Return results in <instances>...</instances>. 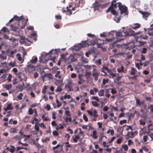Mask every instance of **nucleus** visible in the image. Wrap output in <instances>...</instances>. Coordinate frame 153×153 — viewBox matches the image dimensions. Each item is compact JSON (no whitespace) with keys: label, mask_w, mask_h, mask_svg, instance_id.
<instances>
[{"label":"nucleus","mask_w":153,"mask_h":153,"mask_svg":"<svg viewBox=\"0 0 153 153\" xmlns=\"http://www.w3.org/2000/svg\"><path fill=\"white\" fill-rule=\"evenodd\" d=\"M147 50V48H143L141 51L140 52L142 53H146Z\"/></svg>","instance_id":"a18cd8bd"},{"label":"nucleus","mask_w":153,"mask_h":153,"mask_svg":"<svg viewBox=\"0 0 153 153\" xmlns=\"http://www.w3.org/2000/svg\"><path fill=\"white\" fill-rule=\"evenodd\" d=\"M118 6L119 9L120 11V15H122L123 14V16H124L128 14V9L127 7L122 5L121 3H120Z\"/></svg>","instance_id":"7ed1b4c3"},{"label":"nucleus","mask_w":153,"mask_h":153,"mask_svg":"<svg viewBox=\"0 0 153 153\" xmlns=\"http://www.w3.org/2000/svg\"><path fill=\"white\" fill-rule=\"evenodd\" d=\"M140 13L143 15V17L146 20H147V18L149 15V13L148 12L141 11Z\"/></svg>","instance_id":"f8f14e48"},{"label":"nucleus","mask_w":153,"mask_h":153,"mask_svg":"<svg viewBox=\"0 0 153 153\" xmlns=\"http://www.w3.org/2000/svg\"><path fill=\"white\" fill-rule=\"evenodd\" d=\"M66 9H67L66 11L67 12L66 13V14L67 15H71L72 14V11L71 9H70L68 8V7H67Z\"/></svg>","instance_id":"c756f323"},{"label":"nucleus","mask_w":153,"mask_h":153,"mask_svg":"<svg viewBox=\"0 0 153 153\" xmlns=\"http://www.w3.org/2000/svg\"><path fill=\"white\" fill-rule=\"evenodd\" d=\"M89 45V44L87 43V41H82V43L79 44L76 46V50H79L82 48L85 47Z\"/></svg>","instance_id":"39448f33"},{"label":"nucleus","mask_w":153,"mask_h":153,"mask_svg":"<svg viewBox=\"0 0 153 153\" xmlns=\"http://www.w3.org/2000/svg\"><path fill=\"white\" fill-rule=\"evenodd\" d=\"M92 137L95 139L97 138V131L96 130L92 132Z\"/></svg>","instance_id":"2f4dec72"},{"label":"nucleus","mask_w":153,"mask_h":153,"mask_svg":"<svg viewBox=\"0 0 153 153\" xmlns=\"http://www.w3.org/2000/svg\"><path fill=\"white\" fill-rule=\"evenodd\" d=\"M109 80V79H102V84L103 85H105L106 83H108Z\"/></svg>","instance_id":"c9c22d12"},{"label":"nucleus","mask_w":153,"mask_h":153,"mask_svg":"<svg viewBox=\"0 0 153 153\" xmlns=\"http://www.w3.org/2000/svg\"><path fill=\"white\" fill-rule=\"evenodd\" d=\"M134 132H128L126 135V137L127 138L134 137V134L135 133Z\"/></svg>","instance_id":"4468645a"},{"label":"nucleus","mask_w":153,"mask_h":153,"mask_svg":"<svg viewBox=\"0 0 153 153\" xmlns=\"http://www.w3.org/2000/svg\"><path fill=\"white\" fill-rule=\"evenodd\" d=\"M56 102L57 104V106L58 107H60L61 106L62 103L58 100H56Z\"/></svg>","instance_id":"69168bd1"},{"label":"nucleus","mask_w":153,"mask_h":153,"mask_svg":"<svg viewBox=\"0 0 153 153\" xmlns=\"http://www.w3.org/2000/svg\"><path fill=\"white\" fill-rule=\"evenodd\" d=\"M101 68L104 70H106L107 72L110 69L108 67L105 66H104Z\"/></svg>","instance_id":"e2e57ef3"},{"label":"nucleus","mask_w":153,"mask_h":153,"mask_svg":"<svg viewBox=\"0 0 153 153\" xmlns=\"http://www.w3.org/2000/svg\"><path fill=\"white\" fill-rule=\"evenodd\" d=\"M39 126L41 127H43L44 128H46V126L44 125L43 123H41L39 124Z\"/></svg>","instance_id":"680f3d73"},{"label":"nucleus","mask_w":153,"mask_h":153,"mask_svg":"<svg viewBox=\"0 0 153 153\" xmlns=\"http://www.w3.org/2000/svg\"><path fill=\"white\" fill-rule=\"evenodd\" d=\"M109 91L108 90H106L105 93V96L107 97H110V95L109 94Z\"/></svg>","instance_id":"603ef678"},{"label":"nucleus","mask_w":153,"mask_h":153,"mask_svg":"<svg viewBox=\"0 0 153 153\" xmlns=\"http://www.w3.org/2000/svg\"><path fill=\"white\" fill-rule=\"evenodd\" d=\"M7 58L6 56H4L2 54H0V59L2 60H6Z\"/></svg>","instance_id":"37998d69"},{"label":"nucleus","mask_w":153,"mask_h":153,"mask_svg":"<svg viewBox=\"0 0 153 153\" xmlns=\"http://www.w3.org/2000/svg\"><path fill=\"white\" fill-rule=\"evenodd\" d=\"M8 149L11 153H13L15 151V148L12 145L10 146V148L9 149L8 148Z\"/></svg>","instance_id":"b1692460"},{"label":"nucleus","mask_w":153,"mask_h":153,"mask_svg":"<svg viewBox=\"0 0 153 153\" xmlns=\"http://www.w3.org/2000/svg\"><path fill=\"white\" fill-rule=\"evenodd\" d=\"M98 41V40H91L89 42V45H94L97 43Z\"/></svg>","instance_id":"aec40b11"},{"label":"nucleus","mask_w":153,"mask_h":153,"mask_svg":"<svg viewBox=\"0 0 153 153\" xmlns=\"http://www.w3.org/2000/svg\"><path fill=\"white\" fill-rule=\"evenodd\" d=\"M114 15L115 16L114 18V21H116L117 23L120 22V20L121 18L122 15H120L119 16H118V14L117 12V14Z\"/></svg>","instance_id":"1a4fd4ad"},{"label":"nucleus","mask_w":153,"mask_h":153,"mask_svg":"<svg viewBox=\"0 0 153 153\" xmlns=\"http://www.w3.org/2000/svg\"><path fill=\"white\" fill-rule=\"evenodd\" d=\"M47 86L46 85H45L44 86V88L42 89V93L43 94H44L46 93V89H47Z\"/></svg>","instance_id":"a19ab883"},{"label":"nucleus","mask_w":153,"mask_h":153,"mask_svg":"<svg viewBox=\"0 0 153 153\" xmlns=\"http://www.w3.org/2000/svg\"><path fill=\"white\" fill-rule=\"evenodd\" d=\"M91 102L92 103V105L93 106L97 107L99 105V104L97 103L96 102L92 101Z\"/></svg>","instance_id":"79ce46f5"},{"label":"nucleus","mask_w":153,"mask_h":153,"mask_svg":"<svg viewBox=\"0 0 153 153\" xmlns=\"http://www.w3.org/2000/svg\"><path fill=\"white\" fill-rule=\"evenodd\" d=\"M16 130H17L16 128H11L10 130V131H11L10 132H12V133H16Z\"/></svg>","instance_id":"338daca9"},{"label":"nucleus","mask_w":153,"mask_h":153,"mask_svg":"<svg viewBox=\"0 0 153 153\" xmlns=\"http://www.w3.org/2000/svg\"><path fill=\"white\" fill-rule=\"evenodd\" d=\"M53 134L55 136H56L59 134L58 132L57 131H54L53 132Z\"/></svg>","instance_id":"13d9d810"},{"label":"nucleus","mask_w":153,"mask_h":153,"mask_svg":"<svg viewBox=\"0 0 153 153\" xmlns=\"http://www.w3.org/2000/svg\"><path fill=\"white\" fill-rule=\"evenodd\" d=\"M115 33L117 37H121L124 36L126 39V37L133 36L136 35V34L134 33V31L131 30V29H129L128 31L126 32L116 31Z\"/></svg>","instance_id":"f03ea898"},{"label":"nucleus","mask_w":153,"mask_h":153,"mask_svg":"<svg viewBox=\"0 0 153 153\" xmlns=\"http://www.w3.org/2000/svg\"><path fill=\"white\" fill-rule=\"evenodd\" d=\"M54 80H55L58 83L61 84L63 82V80H58L56 79H54Z\"/></svg>","instance_id":"4d7b16f0"},{"label":"nucleus","mask_w":153,"mask_h":153,"mask_svg":"<svg viewBox=\"0 0 153 153\" xmlns=\"http://www.w3.org/2000/svg\"><path fill=\"white\" fill-rule=\"evenodd\" d=\"M117 72L119 73L122 72L125 73L126 72V71L124 70V67L123 65L121 66L120 68H117Z\"/></svg>","instance_id":"dca6fc26"},{"label":"nucleus","mask_w":153,"mask_h":153,"mask_svg":"<svg viewBox=\"0 0 153 153\" xmlns=\"http://www.w3.org/2000/svg\"><path fill=\"white\" fill-rule=\"evenodd\" d=\"M23 96V94L22 93H20L17 96V98L19 100H21L22 99V97Z\"/></svg>","instance_id":"c03bdc74"},{"label":"nucleus","mask_w":153,"mask_h":153,"mask_svg":"<svg viewBox=\"0 0 153 153\" xmlns=\"http://www.w3.org/2000/svg\"><path fill=\"white\" fill-rule=\"evenodd\" d=\"M145 59L146 58L145 57V56L143 55V54H141L140 55V59L139 60H138L137 61L139 62H141L142 61H145Z\"/></svg>","instance_id":"7c9ffc66"},{"label":"nucleus","mask_w":153,"mask_h":153,"mask_svg":"<svg viewBox=\"0 0 153 153\" xmlns=\"http://www.w3.org/2000/svg\"><path fill=\"white\" fill-rule=\"evenodd\" d=\"M13 19L17 20V26L11 25L12 27L11 30L15 32H19L20 29H24L27 24L28 19L25 20L23 16H21L20 17L18 16L17 15L14 16L13 18Z\"/></svg>","instance_id":"f257e3e1"},{"label":"nucleus","mask_w":153,"mask_h":153,"mask_svg":"<svg viewBox=\"0 0 153 153\" xmlns=\"http://www.w3.org/2000/svg\"><path fill=\"white\" fill-rule=\"evenodd\" d=\"M143 140L144 142H146L148 141H152L150 140V137L149 138V137H148V135H145L143 137Z\"/></svg>","instance_id":"4be33fe9"},{"label":"nucleus","mask_w":153,"mask_h":153,"mask_svg":"<svg viewBox=\"0 0 153 153\" xmlns=\"http://www.w3.org/2000/svg\"><path fill=\"white\" fill-rule=\"evenodd\" d=\"M99 72L97 71V69L94 68L92 71V75L93 76H99Z\"/></svg>","instance_id":"a211bd4d"},{"label":"nucleus","mask_w":153,"mask_h":153,"mask_svg":"<svg viewBox=\"0 0 153 153\" xmlns=\"http://www.w3.org/2000/svg\"><path fill=\"white\" fill-rule=\"evenodd\" d=\"M66 117L65 119V122L67 123L69 121V122H71V121L72 118L71 117Z\"/></svg>","instance_id":"4c0bfd02"},{"label":"nucleus","mask_w":153,"mask_h":153,"mask_svg":"<svg viewBox=\"0 0 153 153\" xmlns=\"http://www.w3.org/2000/svg\"><path fill=\"white\" fill-rule=\"evenodd\" d=\"M122 148L125 151H127L128 147L127 145L124 144L122 145Z\"/></svg>","instance_id":"ea45409f"},{"label":"nucleus","mask_w":153,"mask_h":153,"mask_svg":"<svg viewBox=\"0 0 153 153\" xmlns=\"http://www.w3.org/2000/svg\"><path fill=\"white\" fill-rule=\"evenodd\" d=\"M104 150L105 151H106L107 152H108L109 153H111V150H112L111 148H109L104 149Z\"/></svg>","instance_id":"6e6d98bb"},{"label":"nucleus","mask_w":153,"mask_h":153,"mask_svg":"<svg viewBox=\"0 0 153 153\" xmlns=\"http://www.w3.org/2000/svg\"><path fill=\"white\" fill-rule=\"evenodd\" d=\"M91 72H86L85 76L86 77L87 79H89L90 78V76L91 75Z\"/></svg>","instance_id":"5701e85b"},{"label":"nucleus","mask_w":153,"mask_h":153,"mask_svg":"<svg viewBox=\"0 0 153 153\" xmlns=\"http://www.w3.org/2000/svg\"><path fill=\"white\" fill-rule=\"evenodd\" d=\"M140 4V0H136L134 1L133 5L134 6H139Z\"/></svg>","instance_id":"bb28decb"},{"label":"nucleus","mask_w":153,"mask_h":153,"mask_svg":"<svg viewBox=\"0 0 153 153\" xmlns=\"http://www.w3.org/2000/svg\"><path fill=\"white\" fill-rule=\"evenodd\" d=\"M127 122V120H121L120 122V124L121 125H122L124 123H126Z\"/></svg>","instance_id":"052dcab7"},{"label":"nucleus","mask_w":153,"mask_h":153,"mask_svg":"<svg viewBox=\"0 0 153 153\" xmlns=\"http://www.w3.org/2000/svg\"><path fill=\"white\" fill-rule=\"evenodd\" d=\"M102 145L104 147H108L109 146V145L108 144H107L106 142L105 141L102 142Z\"/></svg>","instance_id":"bf43d9fd"},{"label":"nucleus","mask_w":153,"mask_h":153,"mask_svg":"<svg viewBox=\"0 0 153 153\" xmlns=\"http://www.w3.org/2000/svg\"><path fill=\"white\" fill-rule=\"evenodd\" d=\"M141 105H142L143 108H146V105L145 104L144 101H142L141 102L139 99L136 98V106H139V107H141Z\"/></svg>","instance_id":"423d86ee"},{"label":"nucleus","mask_w":153,"mask_h":153,"mask_svg":"<svg viewBox=\"0 0 153 153\" xmlns=\"http://www.w3.org/2000/svg\"><path fill=\"white\" fill-rule=\"evenodd\" d=\"M91 99L92 100H96L97 102H98L100 101V100L98 97L96 96H92L91 97Z\"/></svg>","instance_id":"49530a36"},{"label":"nucleus","mask_w":153,"mask_h":153,"mask_svg":"<svg viewBox=\"0 0 153 153\" xmlns=\"http://www.w3.org/2000/svg\"><path fill=\"white\" fill-rule=\"evenodd\" d=\"M137 71L136 69L134 67H131V71L130 74L131 75H134L137 72Z\"/></svg>","instance_id":"f3484780"},{"label":"nucleus","mask_w":153,"mask_h":153,"mask_svg":"<svg viewBox=\"0 0 153 153\" xmlns=\"http://www.w3.org/2000/svg\"><path fill=\"white\" fill-rule=\"evenodd\" d=\"M64 128V126L62 124H60L56 127V130H58L59 129H63Z\"/></svg>","instance_id":"e433bc0d"},{"label":"nucleus","mask_w":153,"mask_h":153,"mask_svg":"<svg viewBox=\"0 0 153 153\" xmlns=\"http://www.w3.org/2000/svg\"><path fill=\"white\" fill-rule=\"evenodd\" d=\"M12 104L11 103H10L8 104L7 105V106L6 108H4V109L5 111H7L8 110H12L13 109V107L12 106Z\"/></svg>","instance_id":"412c9836"},{"label":"nucleus","mask_w":153,"mask_h":153,"mask_svg":"<svg viewBox=\"0 0 153 153\" xmlns=\"http://www.w3.org/2000/svg\"><path fill=\"white\" fill-rule=\"evenodd\" d=\"M38 59L37 57H35L33 59L30 60V62L32 63H35L37 61Z\"/></svg>","instance_id":"58836bf2"},{"label":"nucleus","mask_w":153,"mask_h":153,"mask_svg":"<svg viewBox=\"0 0 153 153\" xmlns=\"http://www.w3.org/2000/svg\"><path fill=\"white\" fill-rule=\"evenodd\" d=\"M105 91L103 89L100 90L98 92V95L100 97L103 96L104 94Z\"/></svg>","instance_id":"393cba45"},{"label":"nucleus","mask_w":153,"mask_h":153,"mask_svg":"<svg viewBox=\"0 0 153 153\" xmlns=\"http://www.w3.org/2000/svg\"><path fill=\"white\" fill-rule=\"evenodd\" d=\"M148 34L149 36H153V28L149 29Z\"/></svg>","instance_id":"a878e982"},{"label":"nucleus","mask_w":153,"mask_h":153,"mask_svg":"<svg viewBox=\"0 0 153 153\" xmlns=\"http://www.w3.org/2000/svg\"><path fill=\"white\" fill-rule=\"evenodd\" d=\"M12 87V85L11 84H8L5 85V88L7 90H9Z\"/></svg>","instance_id":"c85d7f7f"},{"label":"nucleus","mask_w":153,"mask_h":153,"mask_svg":"<svg viewBox=\"0 0 153 153\" xmlns=\"http://www.w3.org/2000/svg\"><path fill=\"white\" fill-rule=\"evenodd\" d=\"M71 82L70 83H68L69 84L65 85V89H68V91H74L73 88V86H71Z\"/></svg>","instance_id":"9d476101"},{"label":"nucleus","mask_w":153,"mask_h":153,"mask_svg":"<svg viewBox=\"0 0 153 153\" xmlns=\"http://www.w3.org/2000/svg\"><path fill=\"white\" fill-rule=\"evenodd\" d=\"M149 108L151 109L150 112H153V105H150Z\"/></svg>","instance_id":"774afa93"},{"label":"nucleus","mask_w":153,"mask_h":153,"mask_svg":"<svg viewBox=\"0 0 153 153\" xmlns=\"http://www.w3.org/2000/svg\"><path fill=\"white\" fill-rule=\"evenodd\" d=\"M71 96L70 95H65L64 97L65 99H70L71 98Z\"/></svg>","instance_id":"0e129e2a"},{"label":"nucleus","mask_w":153,"mask_h":153,"mask_svg":"<svg viewBox=\"0 0 153 153\" xmlns=\"http://www.w3.org/2000/svg\"><path fill=\"white\" fill-rule=\"evenodd\" d=\"M83 75L82 74H79L78 76V78L79 80L78 82V83L79 84H82L84 82L83 79L82 78Z\"/></svg>","instance_id":"2eb2a0df"},{"label":"nucleus","mask_w":153,"mask_h":153,"mask_svg":"<svg viewBox=\"0 0 153 153\" xmlns=\"http://www.w3.org/2000/svg\"><path fill=\"white\" fill-rule=\"evenodd\" d=\"M87 112L91 116L93 117H97L98 116L97 112L95 109L93 111V112L89 110H87Z\"/></svg>","instance_id":"0eeeda50"},{"label":"nucleus","mask_w":153,"mask_h":153,"mask_svg":"<svg viewBox=\"0 0 153 153\" xmlns=\"http://www.w3.org/2000/svg\"><path fill=\"white\" fill-rule=\"evenodd\" d=\"M42 118L43 119L44 121H47L49 120L48 117H45V114H42Z\"/></svg>","instance_id":"f704fd0d"},{"label":"nucleus","mask_w":153,"mask_h":153,"mask_svg":"<svg viewBox=\"0 0 153 153\" xmlns=\"http://www.w3.org/2000/svg\"><path fill=\"white\" fill-rule=\"evenodd\" d=\"M141 25L139 23H134L132 25H131L130 27L133 29H137L140 27Z\"/></svg>","instance_id":"9b49d317"},{"label":"nucleus","mask_w":153,"mask_h":153,"mask_svg":"<svg viewBox=\"0 0 153 153\" xmlns=\"http://www.w3.org/2000/svg\"><path fill=\"white\" fill-rule=\"evenodd\" d=\"M101 59H99L98 60H97L95 61V63L98 65H100L101 64Z\"/></svg>","instance_id":"864d4df0"},{"label":"nucleus","mask_w":153,"mask_h":153,"mask_svg":"<svg viewBox=\"0 0 153 153\" xmlns=\"http://www.w3.org/2000/svg\"><path fill=\"white\" fill-rule=\"evenodd\" d=\"M108 72L109 74V76H108V77L110 78H113L116 76V74L112 72V70L111 69H110Z\"/></svg>","instance_id":"ddd939ff"},{"label":"nucleus","mask_w":153,"mask_h":153,"mask_svg":"<svg viewBox=\"0 0 153 153\" xmlns=\"http://www.w3.org/2000/svg\"><path fill=\"white\" fill-rule=\"evenodd\" d=\"M94 10H99V7L101 6V4L99 2L96 1L93 4Z\"/></svg>","instance_id":"6e6552de"},{"label":"nucleus","mask_w":153,"mask_h":153,"mask_svg":"<svg viewBox=\"0 0 153 153\" xmlns=\"http://www.w3.org/2000/svg\"><path fill=\"white\" fill-rule=\"evenodd\" d=\"M16 56L18 57V59L19 61H21L22 60V57L21 56V54L18 53L16 54Z\"/></svg>","instance_id":"5fc2aeb1"},{"label":"nucleus","mask_w":153,"mask_h":153,"mask_svg":"<svg viewBox=\"0 0 153 153\" xmlns=\"http://www.w3.org/2000/svg\"><path fill=\"white\" fill-rule=\"evenodd\" d=\"M12 77V76L11 74H9L7 79L9 82H10L11 81Z\"/></svg>","instance_id":"de8ad7c7"},{"label":"nucleus","mask_w":153,"mask_h":153,"mask_svg":"<svg viewBox=\"0 0 153 153\" xmlns=\"http://www.w3.org/2000/svg\"><path fill=\"white\" fill-rule=\"evenodd\" d=\"M22 138V136H19L18 135H17L16 136L13 137L14 139L16 140H20Z\"/></svg>","instance_id":"473e14b6"},{"label":"nucleus","mask_w":153,"mask_h":153,"mask_svg":"<svg viewBox=\"0 0 153 153\" xmlns=\"http://www.w3.org/2000/svg\"><path fill=\"white\" fill-rule=\"evenodd\" d=\"M79 136L78 135H76L75 136V138L73 139V141L74 143L77 142V140L79 139Z\"/></svg>","instance_id":"72a5a7b5"},{"label":"nucleus","mask_w":153,"mask_h":153,"mask_svg":"<svg viewBox=\"0 0 153 153\" xmlns=\"http://www.w3.org/2000/svg\"><path fill=\"white\" fill-rule=\"evenodd\" d=\"M59 52L57 51L56 50H52L50 51L47 54V55H48L50 57L49 59H51L53 62H55V59L56 58V56L54 55L58 54Z\"/></svg>","instance_id":"20e7f679"},{"label":"nucleus","mask_w":153,"mask_h":153,"mask_svg":"<svg viewBox=\"0 0 153 153\" xmlns=\"http://www.w3.org/2000/svg\"><path fill=\"white\" fill-rule=\"evenodd\" d=\"M65 113L67 117H71V115L70 114V111H69L66 110Z\"/></svg>","instance_id":"09e8293b"},{"label":"nucleus","mask_w":153,"mask_h":153,"mask_svg":"<svg viewBox=\"0 0 153 153\" xmlns=\"http://www.w3.org/2000/svg\"><path fill=\"white\" fill-rule=\"evenodd\" d=\"M28 67L29 69L31 68L33 70H35V67L33 65H28Z\"/></svg>","instance_id":"3c124183"},{"label":"nucleus","mask_w":153,"mask_h":153,"mask_svg":"<svg viewBox=\"0 0 153 153\" xmlns=\"http://www.w3.org/2000/svg\"><path fill=\"white\" fill-rule=\"evenodd\" d=\"M81 2H82V0H79L78 1V3H76V5H75V6L72 9V10H75V8H76L77 7H79L80 5L79 4Z\"/></svg>","instance_id":"cd10ccee"},{"label":"nucleus","mask_w":153,"mask_h":153,"mask_svg":"<svg viewBox=\"0 0 153 153\" xmlns=\"http://www.w3.org/2000/svg\"><path fill=\"white\" fill-rule=\"evenodd\" d=\"M62 90L61 87L60 86H58L56 90V92H60Z\"/></svg>","instance_id":"8fccbe9b"},{"label":"nucleus","mask_w":153,"mask_h":153,"mask_svg":"<svg viewBox=\"0 0 153 153\" xmlns=\"http://www.w3.org/2000/svg\"><path fill=\"white\" fill-rule=\"evenodd\" d=\"M146 135H148V137H150V140H153V133L149 131L146 132Z\"/></svg>","instance_id":"6ab92c4d"}]
</instances>
